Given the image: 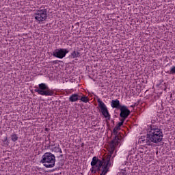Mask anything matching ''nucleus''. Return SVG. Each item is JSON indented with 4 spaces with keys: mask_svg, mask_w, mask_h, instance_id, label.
Here are the masks:
<instances>
[{
    "mask_svg": "<svg viewBox=\"0 0 175 175\" xmlns=\"http://www.w3.org/2000/svg\"><path fill=\"white\" fill-rule=\"evenodd\" d=\"M59 157V158H64V154H60Z\"/></svg>",
    "mask_w": 175,
    "mask_h": 175,
    "instance_id": "obj_19",
    "label": "nucleus"
},
{
    "mask_svg": "<svg viewBox=\"0 0 175 175\" xmlns=\"http://www.w3.org/2000/svg\"><path fill=\"white\" fill-rule=\"evenodd\" d=\"M170 74H171V75H174V74H175V66H174V67H172V68H171Z\"/></svg>",
    "mask_w": 175,
    "mask_h": 175,
    "instance_id": "obj_16",
    "label": "nucleus"
},
{
    "mask_svg": "<svg viewBox=\"0 0 175 175\" xmlns=\"http://www.w3.org/2000/svg\"><path fill=\"white\" fill-rule=\"evenodd\" d=\"M52 151H54V152H59L60 154H62V150L61 148H59V145L53 148Z\"/></svg>",
    "mask_w": 175,
    "mask_h": 175,
    "instance_id": "obj_14",
    "label": "nucleus"
},
{
    "mask_svg": "<svg viewBox=\"0 0 175 175\" xmlns=\"http://www.w3.org/2000/svg\"><path fill=\"white\" fill-rule=\"evenodd\" d=\"M68 53H69V51L67 49H56L53 52L52 55L56 58L62 59V58H65V57H66Z\"/></svg>",
    "mask_w": 175,
    "mask_h": 175,
    "instance_id": "obj_8",
    "label": "nucleus"
},
{
    "mask_svg": "<svg viewBox=\"0 0 175 175\" xmlns=\"http://www.w3.org/2000/svg\"><path fill=\"white\" fill-rule=\"evenodd\" d=\"M5 140H8V137L5 138Z\"/></svg>",
    "mask_w": 175,
    "mask_h": 175,
    "instance_id": "obj_22",
    "label": "nucleus"
},
{
    "mask_svg": "<svg viewBox=\"0 0 175 175\" xmlns=\"http://www.w3.org/2000/svg\"><path fill=\"white\" fill-rule=\"evenodd\" d=\"M111 106L113 109H120L122 105H120V100L118 99L112 100L111 102Z\"/></svg>",
    "mask_w": 175,
    "mask_h": 175,
    "instance_id": "obj_10",
    "label": "nucleus"
},
{
    "mask_svg": "<svg viewBox=\"0 0 175 175\" xmlns=\"http://www.w3.org/2000/svg\"><path fill=\"white\" fill-rule=\"evenodd\" d=\"M83 146H84V144H81V147H83Z\"/></svg>",
    "mask_w": 175,
    "mask_h": 175,
    "instance_id": "obj_21",
    "label": "nucleus"
},
{
    "mask_svg": "<svg viewBox=\"0 0 175 175\" xmlns=\"http://www.w3.org/2000/svg\"><path fill=\"white\" fill-rule=\"evenodd\" d=\"M71 58H80L81 57V53H80V51H74L72 53H71Z\"/></svg>",
    "mask_w": 175,
    "mask_h": 175,
    "instance_id": "obj_12",
    "label": "nucleus"
},
{
    "mask_svg": "<svg viewBox=\"0 0 175 175\" xmlns=\"http://www.w3.org/2000/svg\"><path fill=\"white\" fill-rule=\"evenodd\" d=\"M119 110L120 111V120L125 121V120L128 118V117H129L131 114V111L129 110V109H128V107L125 105H122V107H120Z\"/></svg>",
    "mask_w": 175,
    "mask_h": 175,
    "instance_id": "obj_9",
    "label": "nucleus"
},
{
    "mask_svg": "<svg viewBox=\"0 0 175 175\" xmlns=\"http://www.w3.org/2000/svg\"><path fill=\"white\" fill-rule=\"evenodd\" d=\"M34 18L39 24L43 23V21H46L47 20V10H37L34 14Z\"/></svg>",
    "mask_w": 175,
    "mask_h": 175,
    "instance_id": "obj_6",
    "label": "nucleus"
},
{
    "mask_svg": "<svg viewBox=\"0 0 175 175\" xmlns=\"http://www.w3.org/2000/svg\"><path fill=\"white\" fill-rule=\"evenodd\" d=\"M79 100H81V102H83L84 103H87V102H88V100H90L88 99V96H85L83 94H79Z\"/></svg>",
    "mask_w": 175,
    "mask_h": 175,
    "instance_id": "obj_13",
    "label": "nucleus"
},
{
    "mask_svg": "<svg viewBox=\"0 0 175 175\" xmlns=\"http://www.w3.org/2000/svg\"><path fill=\"white\" fill-rule=\"evenodd\" d=\"M120 174H122V175H126V170H122L121 172H120Z\"/></svg>",
    "mask_w": 175,
    "mask_h": 175,
    "instance_id": "obj_17",
    "label": "nucleus"
},
{
    "mask_svg": "<svg viewBox=\"0 0 175 175\" xmlns=\"http://www.w3.org/2000/svg\"><path fill=\"white\" fill-rule=\"evenodd\" d=\"M120 122L118 123L117 126L113 129V133L114 135V138L111 140V143H109L111 154H114V150H116V147L120 144V142H121V139H120V136H118V132L117 131H120L121 129V126L124 125V122L125 120H122V119H120Z\"/></svg>",
    "mask_w": 175,
    "mask_h": 175,
    "instance_id": "obj_3",
    "label": "nucleus"
},
{
    "mask_svg": "<svg viewBox=\"0 0 175 175\" xmlns=\"http://www.w3.org/2000/svg\"><path fill=\"white\" fill-rule=\"evenodd\" d=\"M80 94H73L69 97L70 102H77L79 100Z\"/></svg>",
    "mask_w": 175,
    "mask_h": 175,
    "instance_id": "obj_11",
    "label": "nucleus"
},
{
    "mask_svg": "<svg viewBox=\"0 0 175 175\" xmlns=\"http://www.w3.org/2000/svg\"><path fill=\"white\" fill-rule=\"evenodd\" d=\"M11 140L14 142H17V140H18V136H17V134L12 133L11 135Z\"/></svg>",
    "mask_w": 175,
    "mask_h": 175,
    "instance_id": "obj_15",
    "label": "nucleus"
},
{
    "mask_svg": "<svg viewBox=\"0 0 175 175\" xmlns=\"http://www.w3.org/2000/svg\"><path fill=\"white\" fill-rule=\"evenodd\" d=\"M35 92H38V95L44 96H53L54 92L51 89L49 88V86L46 83H40L38 88H36Z\"/></svg>",
    "mask_w": 175,
    "mask_h": 175,
    "instance_id": "obj_5",
    "label": "nucleus"
},
{
    "mask_svg": "<svg viewBox=\"0 0 175 175\" xmlns=\"http://www.w3.org/2000/svg\"><path fill=\"white\" fill-rule=\"evenodd\" d=\"M163 137V133L161 129L151 125L147 130L146 136H142L139 139V143L145 146H152V143H161Z\"/></svg>",
    "mask_w": 175,
    "mask_h": 175,
    "instance_id": "obj_2",
    "label": "nucleus"
},
{
    "mask_svg": "<svg viewBox=\"0 0 175 175\" xmlns=\"http://www.w3.org/2000/svg\"><path fill=\"white\" fill-rule=\"evenodd\" d=\"M111 155H113V153L109 152V154H108L106 158H103L102 160L98 159L96 157H94L91 161V166L92 167L91 170L92 173L95 174L97 172L100 175L107 174L109 169H110V167L111 166V163H110Z\"/></svg>",
    "mask_w": 175,
    "mask_h": 175,
    "instance_id": "obj_1",
    "label": "nucleus"
},
{
    "mask_svg": "<svg viewBox=\"0 0 175 175\" xmlns=\"http://www.w3.org/2000/svg\"><path fill=\"white\" fill-rule=\"evenodd\" d=\"M135 107V105H131V107Z\"/></svg>",
    "mask_w": 175,
    "mask_h": 175,
    "instance_id": "obj_20",
    "label": "nucleus"
},
{
    "mask_svg": "<svg viewBox=\"0 0 175 175\" xmlns=\"http://www.w3.org/2000/svg\"><path fill=\"white\" fill-rule=\"evenodd\" d=\"M97 102L98 103V107L101 110V113L103 116L105 117V118H107L108 120H110V113H109V110L107 109V107L100 100V98H97Z\"/></svg>",
    "mask_w": 175,
    "mask_h": 175,
    "instance_id": "obj_7",
    "label": "nucleus"
},
{
    "mask_svg": "<svg viewBox=\"0 0 175 175\" xmlns=\"http://www.w3.org/2000/svg\"><path fill=\"white\" fill-rule=\"evenodd\" d=\"M40 163H43L44 167L51 168L55 166V156L51 152H46L40 160Z\"/></svg>",
    "mask_w": 175,
    "mask_h": 175,
    "instance_id": "obj_4",
    "label": "nucleus"
},
{
    "mask_svg": "<svg viewBox=\"0 0 175 175\" xmlns=\"http://www.w3.org/2000/svg\"><path fill=\"white\" fill-rule=\"evenodd\" d=\"M58 62H60V61L54 60V61H53L51 63H52V64H55V65H57V64H58Z\"/></svg>",
    "mask_w": 175,
    "mask_h": 175,
    "instance_id": "obj_18",
    "label": "nucleus"
}]
</instances>
